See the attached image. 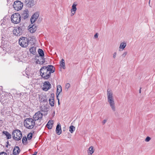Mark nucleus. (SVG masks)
Wrapping results in <instances>:
<instances>
[{
  "label": "nucleus",
  "instance_id": "obj_12",
  "mask_svg": "<svg viewBox=\"0 0 155 155\" xmlns=\"http://www.w3.org/2000/svg\"><path fill=\"white\" fill-rule=\"evenodd\" d=\"M77 4L76 2H74L72 6V8L71 9V16H73L75 13L76 11L77 10L76 5Z\"/></svg>",
  "mask_w": 155,
  "mask_h": 155
},
{
  "label": "nucleus",
  "instance_id": "obj_20",
  "mask_svg": "<svg viewBox=\"0 0 155 155\" xmlns=\"http://www.w3.org/2000/svg\"><path fill=\"white\" fill-rule=\"evenodd\" d=\"M8 101V100L7 99V97L5 98L4 100H3L2 99H0V102L2 103V104L4 105H6Z\"/></svg>",
  "mask_w": 155,
  "mask_h": 155
},
{
  "label": "nucleus",
  "instance_id": "obj_22",
  "mask_svg": "<svg viewBox=\"0 0 155 155\" xmlns=\"http://www.w3.org/2000/svg\"><path fill=\"white\" fill-rule=\"evenodd\" d=\"M60 65L64 69L65 68V64L64 60L63 59H62L60 62Z\"/></svg>",
  "mask_w": 155,
  "mask_h": 155
},
{
  "label": "nucleus",
  "instance_id": "obj_27",
  "mask_svg": "<svg viewBox=\"0 0 155 155\" xmlns=\"http://www.w3.org/2000/svg\"><path fill=\"white\" fill-rule=\"evenodd\" d=\"M75 130V127L71 125L69 127V131L70 132L72 133Z\"/></svg>",
  "mask_w": 155,
  "mask_h": 155
},
{
  "label": "nucleus",
  "instance_id": "obj_35",
  "mask_svg": "<svg viewBox=\"0 0 155 155\" xmlns=\"http://www.w3.org/2000/svg\"><path fill=\"white\" fill-rule=\"evenodd\" d=\"M117 56V52H115L113 54V58L114 59H115Z\"/></svg>",
  "mask_w": 155,
  "mask_h": 155
},
{
  "label": "nucleus",
  "instance_id": "obj_42",
  "mask_svg": "<svg viewBox=\"0 0 155 155\" xmlns=\"http://www.w3.org/2000/svg\"><path fill=\"white\" fill-rule=\"evenodd\" d=\"M150 0H149V5H150Z\"/></svg>",
  "mask_w": 155,
  "mask_h": 155
},
{
  "label": "nucleus",
  "instance_id": "obj_41",
  "mask_svg": "<svg viewBox=\"0 0 155 155\" xmlns=\"http://www.w3.org/2000/svg\"><path fill=\"white\" fill-rule=\"evenodd\" d=\"M141 88H140V90L139 91V92L140 93H141Z\"/></svg>",
  "mask_w": 155,
  "mask_h": 155
},
{
  "label": "nucleus",
  "instance_id": "obj_30",
  "mask_svg": "<svg viewBox=\"0 0 155 155\" xmlns=\"http://www.w3.org/2000/svg\"><path fill=\"white\" fill-rule=\"evenodd\" d=\"M32 134L31 133H30L27 136V138L28 140H30L32 137Z\"/></svg>",
  "mask_w": 155,
  "mask_h": 155
},
{
  "label": "nucleus",
  "instance_id": "obj_6",
  "mask_svg": "<svg viewBox=\"0 0 155 155\" xmlns=\"http://www.w3.org/2000/svg\"><path fill=\"white\" fill-rule=\"evenodd\" d=\"M23 6V4L19 1H15L13 5V8L17 11L21 9Z\"/></svg>",
  "mask_w": 155,
  "mask_h": 155
},
{
  "label": "nucleus",
  "instance_id": "obj_19",
  "mask_svg": "<svg viewBox=\"0 0 155 155\" xmlns=\"http://www.w3.org/2000/svg\"><path fill=\"white\" fill-rule=\"evenodd\" d=\"M28 10H25L24 11L23 13L22 14V16L24 19L28 17Z\"/></svg>",
  "mask_w": 155,
  "mask_h": 155
},
{
  "label": "nucleus",
  "instance_id": "obj_29",
  "mask_svg": "<svg viewBox=\"0 0 155 155\" xmlns=\"http://www.w3.org/2000/svg\"><path fill=\"white\" fill-rule=\"evenodd\" d=\"M32 16L34 18L37 20L39 16V14L37 13H35Z\"/></svg>",
  "mask_w": 155,
  "mask_h": 155
},
{
  "label": "nucleus",
  "instance_id": "obj_34",
  "mask_svg": "<svg viewBox=\"0 0 155 155\" xmlns=\"http://www.w3.org/2000/svg\"><path fill=\"white\" fill-rule=\"evenodd\" d=\"M70 84L69 83H67L66 84L65 87L66 88L68 89V88L70 87Z\"/></svg>",
  "mask_w": 155,
  "mask_h": 155
},
{
  "label": "nucleus",
  "instance_id": "obj_11",
  "mask_svg": "<svg viewBox=\"0 0 155 155\" xmlns=\"http://www.w3.org/2000/svg\"><path fill=\"white\" fill-rule=\"evenodd\" d=\"M51 85L48 81H45L44 83L43 89L45 91H47L51 88Z\"/></svg>",
  "mask_w": 155,
  "mask_h": 155
},
{
  "label": "nucleus",
  "instance_id": "obj_21",
  "mask_svg": "<svg viewBox=\"0 0 155 155\" xmlns=\"http://www.w3.org/2000/svg\"><path fill=\"white\" fill-rule=\"evenodd\" d=\"M36 47H33L30 48V51L31 54H35L36 53Z\"/></svg>",
  "mask_w": 155,
  "mask_h": 155
},
{
  "label": "nucleus",
  "instance_id": "obj_39",
  "mask_svg": "<svg viewBox=\"0 0 155 155\" xmlns=\"http://www.w3.org/2000/svg\"><path fill=\"white\" fill-rule=\"evenodd\" d=\"M57 99L58 100V104H60V103H59V99L58 98V96H57Z\"/></svg>",
  "mask_w": 155,
  "mask_h": 155
},
{
  "label": "nucleus",
  "instance_id": "obj_4",
  "mask_svg": "<svg viewBox=\"0 0 155 155\" xmlns=\"http://www.w3.org/2000/svg\"><path fill=\"white\" fill-rule=\"evenodd\" d=\"M11 19L13 23L15 24H18L20 21L21 16L19 14L15 13L13 14L12 15Z\"/></svg>",
  "mask_w": 155,
  "mask_h": 155
},
{
  "label": "nucleus",
  "instance_id": "obj_15",
  "mask_svg": "<svg viewBox=\"0 0 155 155\" xmlns=\"http://www.w3.org/2000/svg\"><path fill=\"white\" fill-rule=\"evenodd\" d=\"M36 26L33 25L29 28L28 30L31 33H33L36 31Z\"/></svg>",
  "mask_w": 155,
  "mask_h": 155
},
{
  "label": "nucleus",
  "instance_id": "obj_26",
  "mask_svg": "<svg viewBox=\"0 0 155 155\" xmlns=\"http://www.w3.org/2000/svg\"><path fill=\"white\" fill-rule=\"evenodd\" d=\"M89 151V154L90 155H91L94 152V147L93 146H91L90 147L89 149H88Z\"/></svg>",
  "mask_w": 155,
  "mask_h": 155
},
{
  "label": "nucleus",
  "instance_id": "obj_2",
  "mask_svg": "<svg viewBox=\"0 0 155 155\" xmlns=\"http://www.w3.org/2000/svg\"><path fill=\"white\" fill-rule=\"evenodd\" d=\"M107 101L113 111H115L116 110V107L114 101L113 94L112 91L108 89L107 91Z\"/></svg>",
  "mask_w": 155,
  "mask_h": 155
},
{
  "label": "nucleus",
  "instance_id": "obj_40",
  "mask_svg": "<svg viewBox=\"0 0 155 155\" xmlns=\"http://www.w3.org/2000/svg\"><path fill=\"white\" fill-rule=\"evenodd\" d=\"M37 153V152H35V153L34 154H33V155H36Z\"/></svg>",
  "mask_w": 155,
  "mask_h": 155
},
{
  "label": "nucleus",
  "instance_id": "obj_31",
  "mask_svg": "<svg viewBox=\"0 0 155 155\" xmlns=\"http://www.w3.org/2000/svg\"><path fill=\"white\" fill-rule=\"evenodd\" d=\"M36 20L32 16H31V24L33 23Z\"/></svg>",
  "mask_w": 155,
  "mask_h": 155
},
{
  "label": "nucleus",
  "instance_id": "obj_16",
  "mask_svg": "<svg viewBox=\"0 0 155 155\" xmlns=\"http://www.w3.org/2000/svg\"><path fill=\"white\" fill-rule=\"evenodd\" d=\"M51 98L49 100V104L51 107H53L54 105V97L52 96V94H51Z\"/></svg>",
  "mask_w": 155,
  "mask_h": 155
},
{
  "label": "nucleus",
  "instance_id": "obj_1",
  "mask_svg": "<svg viewBox=\"0 0 155 155\" xmlns=\"http://www.w3.org/2000/svg\"><path fill=\"white\" fill-rule=\"evenodd\" d=\"M54 71L55 68L52 65L44 66L40 70V75L44 79H48L50 78L51 74L54 73Z\"/></svg>",
  "mask_w": 155,
  "mask_h": 155
},
{
  "label": "nucleus",
  "instance_id": "obj_3",
  "mask_svg": "<svg viewBox=\"0 0 155 155\" xmlns=\"http://www.w3.org/2000/svg\"><path fill=\"white\" fill-rule=\"evenodd\" d=\"M35 125V121L31 118H28L24 121V125L25 127L28 129L33 128Z\"/></svg>",
  "mask_w": 155,
  "mask_h": 155
},
{
  "label": "nucleus",
  "instance_id": "obj_13",
  "mask_svg": "<svg viewBox=\"0 0 155 155\" xmlns=\"http://www.w3.org/2000/svg\"><path fill=\"white\" fill-rule=\"evenodd\" d=\"M61 129L60 125L58 124L56 128V132L58 135H60L61 133Z\"/></svg>",
  "mask_w": 155,
  "mask_h": 155
},
{
  "label": "nucleus",
  "instance_id": "obj_8",
  "mask_svg": "<svg viewBox=\"0 0 155 155\" xmlns=\"http://www.w3.org/2000/svg\"><path fill=\"white\" fill-rule=\"evenodd\" d=\"M43 114L40 112L38 111L35 113L33 116V119L35 121H38L39 122L42 120Z\"/></svg>",
  "mask_w": 155,
  "mask_h": 155
},
{
  "label": "nucleus",
  "instance_id": "obj_9",
  "mask_svg": "<svg viewBox=\"0 0 155 155\" xmlns=\"http://www.w3.org/2000/svg\"><path fill=\"white\" fill-rule=\"evenodd\" d=\"M13 34L16 36H20L22 33V28L21 27H18L15 28L13 31Z\"/></svg>",
  "mask_w": 155,
  "mask_h": 155
},
{
  "label": "nucleus",
  "instance_id": "obj_38",
  "mask_svg": "<svg viewBox=\"0 0 155 155\" xmlns=\"http://www.w3.org/2000/svg\"><path fill=\"white\" fill-rule=\"evenodd\" d=\"M107 122V120H104L102 121V124H104Z\"/></svg>",
  "mask_w": 155,
  "mask_h": 155
},
{
  "label": "nucleus",
  "instance_id": "obj_25",
  "mask_svg": "<svg viewBox=\"0 0 155 155\" xmlns=\"http://www.w3.org/2000/svg\"><path fill=\"white\" fill-rule=\"evenodd\" d=\"M3 133L6 136L7 139L11 138V135L7 131H4Z\"/></svg>",
  "mask_w": 155,
  "mask_h": 155
},
{
  "label": "nucleus",
  "instance_id": "obj_36",
  "mask_svg": "<svg viewBox=\"0 0 155 155\" xmlns=\"http://www.w3.org/2000/svg\"><path fill=\"white\" fill-rule=\"evenodd\" d=\"M0 155H7V154L5 152H2L0 153Z\"/></svg>",
  "mask_w": 155,
  "mask_h": 155
},
{
  "label": "nucleus",
  "instance_id": "obj_32",
  "mask_svg": "<svg viewBox=\"0 0 155 155\" xmlns=\"http://www.w3.org/2000/svg\"><path fill=\"white\" fill-rule=\"evenodd\" d=\"M127 54V52L126 51L124 52L121 55L123 58H124Z\"/></svg>",
  "mask_w": 155,
  "mask_h": 155
},
{
  "label": "nucleus",
  "instance_id": "obj_28",
  "mask_svg": "<svg viewBox=\"0 0 155 155\" xmlns=\"http://www.w3.org/2000/svg\"><path fill=\"white\" fill-rule=\"evenodd\" d=\"M22 143L24 144H26L27 143V139L26 137H23L22 138Z\"/></svg>",
  "mask_w": 155,
  "mask_h": 155
},
{
  "label": "nucleus",
  "instance_id": "obj_23",
  "mask_svg": "<svg viewBox=\"0 0 155 155\" xmlns=\"http://www.w3.org/2000/svg\"><path fill=\"white\" fill-rule=\"evenodd\" d=\"M57 93L58 94H57V96H58V95H59L60 93L62 91V87L60 85H59L57 86Z\"/></svg>",
  "mask_w": 155,
  "mask_h": 155
},
{
  "label": "nucleus",
  "instance_id": "obj_5",
  "mask_svg": "<svg viewBox=\"0 0 155 155\" xmlns=\"http://www.w3.org/2000/svg\"><path fill=\"white\" fill-rule=\"evenodd\" d=\"M13 137L15 140H19L21 139L22 135L21 132L18 130H16L12 132Z\"/></svg>",
  "mask_w": 155,
  "mask_h": 155
},
{
  "label": "nucleus",
  "instance_id": "obj_37",
  "mask_svg": "<svg viewBox=\"0 0 155 155\" xmlns=\"http://www.w3.org/2000/svg\"><path fill=\"white\" fill-rule=\"evenodd\" d=\"M98 35H99L98 33H96V34L94 35V37L96 38H97L98 37Z\"/></svg>",
  "mask_w": 155,
  "mask_h": 155
},
{
  "label": "nucleus",
  "instance_id": "obj_14",
  "mask_svg": "<svg viewBox=\"0 0 155 155\" xmlns=\"http://www.w3.org/2000/svg\"><path fill=\"white\" fill-rule=\"evenodd\" d=\"M20 150L19 147H14L13 150V154L14 155H17L20 152Z\"/></svg>",
  "mask_w": 155,
  "mask_h": 155
},
{
  "label": "nucleus",
  "instance_id": "obj_24",
  "mask_svg": "<svg viewBox=\"0 0 155 155\" xmlns=\"http://www.w3.org/2000/svg\"><path fill=\"white\" fill-rule=\"evenodd\" d=\"M126 43L124 42H122L120 44L119 48L120 49H123L126 46Z\"/></svg>",
  "mask_w": 155,
  "mask_h": 155
},
{
  "label": "nucleus",
  "instance_id": "obj_10",
  "mask_svg": "<svg viewBox=\"0 0 155 155\" xmlns=\"http://www.w3.org/2000/svg\"><path fill=\"white\" fill-rule=\"evenodd\" d=\"M38 53L39 54L40 56L41 57V59H40V60H41V63L40 62L39 63V61H39L38 60L39 59H38V61L37 62L39 64L41 63L42 64L45 62L44 60L42 58L44 56V51L41 49H39L38 50Z\"/></svg>",
  "mask_w": 155,
  "mask_h": 155
},
{
  "label": "nucleus",
  "instance_id": "obj_18",
  "mask_svg": "<svg viewBox=\"0 0 155 155\" xmlns=\"http://www.w3.org/2000/svg\"><path fill=\"white\" fill-rule=\"evenodd\" d=\"M8 22V19L6 18V17H4L3 19H2L0 21V22L1 23V25L2 26V27H4L3 25V24L4 25H6Z\"/></svg>",
  "mask_w": 155,
  "mask_h": 155
},
{
  "label": "nucleus",
  "instance_id": "obj_33",
  "mask_svg": "<svg viewBox=\"0 0 155 155\" xmlns=\"http://www.w3.org/2000/svg\"><path fill=\"white\" fill-rule=\"evenodd\" d=\"M150 139H151V138L150 137H146V138L145 139V141L146 142H148L150 140Z\"/></svg>",
  "mask_w": 155,
  "mask_h": 155
},
{
  "label": "nucleus",
  "instance_id": "obj_17",
  "mask_svg": "<svg viewBox=\"0 0 155 155\" xmlns=\"http://www.w3.org/2000/svg\"><path fill=\"white\" fill-rule=\"evenodd\" d=\"M53 124V121L52 120H50L48 122L46 126L48 129H51L52 128Z\"/></svg>",
  "mask_w": 155,
  "mask_h": 155
},
{
  "label": "nucleus",
  "instance_id": "obj_7",
  "mask_svg": "<svg viewBox=\"0 0 155 155\" xmlns=\"http://www.w3.org/2000/svg\"><path fill=\"white\" fill-rule=\"evenodd\" d=\"M28 41L27 38L22 37L19 39V43L22 47H26L28 45Z\"/></svg>",
  "mask_w": 155,
  "mask_h": 155
}]
</instances>
